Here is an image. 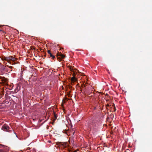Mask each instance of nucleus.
Instances as JSON below:
<instances>
[{
    "label": "nucleus",
    "instance_id": "obj_1",
    "mask_svg": "<svg viewBox=\"0 0 152 152\" xmlns=\"http://www.w3.org/2000/svg\"><path fill=\"white\" fill-rule=\"evenodd\" d=\"M4 59L6 61H7V62L10 63V64H11L12 65H13L14 64H15V63H12L11 64V63L10 62V61H12L13 62H14L17 60V58H15V57L12 56H10L5 57V58Z\"/></svg>",
    "mask_w": 152,
    "mask_h": 152
},
{
    "label": "nucleus",
    "instance_id": "obj_2",
    "mask_svg": "<svg viewBox=\"0 0 152 152\" xmlns=\"http://www.w3.org/2000/svg\"><path fill=\"white\" fill-rule=\"evenodd\" d=\"M0 79L4 83H7L8 82V80L4 77H1L0 76Z\"/></svg>",
    "mask_w": 152,
    "mask_h": 152
},
{
    "label": "nucleus",
    "instance_id": "obj_3",
    "mask_svg": "<svg viewBox=\"0 0 152 152\" xmlns=\"http://www.w3.org/2000/svg\"><path fill=\"white\" fill-rule=\"evenodd\" d=\"M10 127L7 125H4L2 127V129L4 131L8 132Z\"/></svg>",
    "mask_w": 152,
    "mask_h": 152
},
{
    "label": "nucleus",
    "instance_id": "obj_4",
    "mask_svg": "<svg viewBox=\"0 0 152 152\" xmlns=\"http://www.w3.org/2000/svg\"><path fill=\"white\" fill-rule=\"evenodd\" d=\"M48 53V54L50 56V57H52V58L53 59H54V58H55V56L53 55L52 53H51L50 51V50H48L47 51Z\"/></svg>",
    "mask_w": 152,
    "mask_h": 152
},
{
    "label": "nucleus",
    "instance_id": "obj_5",
    "mask_svg": "<svg viewBox=\"0 0 152 152\" xmlns=\"http://www.w3.org/2000/svg\"><path fill=\"white\" fill-rule=\"evenodd\" d=\"M61 57H58L57 60L58 61H61L62 59H63L65 57V56L64 55L61 54Z\"/></svg>",
    "mask_w": 152,
    "mask_h": 152
},
{
    "label": "nucleus",
    "instance_id": "obj_6",
    "mask_svg": "<svg viewBox=\"0 0 152 152\" xmlns=\"http://www.w3.org/2000/svg\"><path fill=\"white\" fill-rule=\"evenodd\" d=\"M71 80L72 83H74L77 81V79L74 77H72L71 78Z\"/></svg>",
    "mask_w": 152,
    "mask_h": 152
},
{
    "label": "nucleus",
    "instance_id": "obj_7",
    "mask_svg": "<svg viewBox=\"0 0 152 152\" xmlns=\"http://www.w3.org/2000/svg\"><path fill=\"white\" fill-rule=\"evenodd\" d=\"M77 70L76 69H75V70L73 71V72H73L72 75H73V77H75L76 75V74L77 73V72H76V71Z\"/></svg>",
    "mask_w": 152,
    "mask_h": 152
},
{
    "label": "nucleus",
    "instance_id": "obj_8",
    "mask_svg": "<svg viewBox=\"0 0 152 152\" xmlns=\"http://www.w3.org/2000/svg\"><path fill=\"white\" fill-rule=\"evenodd\" d=\"M54 118L53 120V122H54V121L57 118V116L56 114L54 112Z\"/></svg>",
    "mask_w": 152,
    "mask_h": 152
},
{
    "label": "nucleus",
    "instance_id": "obj_9",
    "mask_svg": "<svg viewBox=\"0 0 152 152\" xmlns=\"http://www.w3.org/2000/svg\"><path fill=\"white\" fill-rule=\"evenodd\" d=\"M68 67L70 70L72 72H73V71L75 70L71 66H69Z\"/></svg>",
    "mask_w": 152,
    "mask_h": 152
},
{
    "label": "nucleus",
    "instance_id": "obj_10",
    "mask_svg": "<svg viewBox=\"0 0 152 152\" xmlns=\"http://www.w3.org/2000/svg\"><path fill=\"white\" fill-rule=\"evenodd\" d=\"M61 52L59 53V52H58L57 53V55H56V56L58 58V56H61Z\"/></svg>",
    "mask_w": 152,
    "mask_h": 152
},
{
    "label": "nucleus",
    "instance_id": "obj_11",
    "mask_svg": "<svg viewBox=\"0 0 152 152\" xmlns=\"http://www.w3.org/2000/svg\"><path fill=\"white\" fill-rule=\"evenodd\" d=\"M62 145L64 147V146H65L66 145V143H62Z\"/></svg>",
    "mask_w": 152,
    "mask_h": 152
},
{
    "label": "nucleus",
    "instance_id": "obj_12",
    "mask_svg": "<svg viewBox=\"0 0 152 152\" xmlns=\"http://www.w3.org/2000/svg\"><path fill=\"white\" fill-rule=\"evenodd\" d=\"M6 66H3L2 67V69H3V70H4L5 69H6Z\"/></svg>",
    "mask_w": 152,
    "mask_h": 152
},
{
    "label": "nucleus",
    "instance_id": "obj_13",
    "mask_svg": "<svg viewBox=\"0 0 152 152\" xmlns=\"http://www.w3.org/2000/svg\"><path fill=\"white\" fill-rule=\"evenodd\" d=\"M6 66H7L9 68H10V69H12V66H8L7 65H6Z\"/></svg>",
    "mask_w": 152,
    "mask_h": 152
},
{
    "label": "nucleus",
    "instance_id": "obj_14",
    "mask_svg": "<svg viewBox=\"0 0 152 152\" xmlns=\"http://www.w3.org/2000/svg\"><path fill=\"white\" fill-rule=\"evenodd\" d=\"M0 31H3V32H4V31H3L2 30L0 29Z\"/></svg>",
    "mask_w": 152,
    "mask_h": 152
},
{
    "label": "nucleus",
    "instance_id": "obj_15",
    "mask_svg": "<svg viewBox=\"0 0 152 152\" xmlns=\"http://www.w3.org/2000/svg\"><path fill=\"white\" fill-rule=\"evenodd\" d=\"M63 49V48H60V50H61L62 49Z\"/></svg>",
    "mask_w": 152,
    "mask_h": 152
},
{
    "label": "nucleus",
    "instance_id": "obj_16",
    "mask_svg": "<svg viewBox=\"0 0 152 152\" xmlns=\"http://www.w3.org/2000/svg\"><path fill=\"white\" fill-rule=\"evenodd\" d=\"M7 72H10V71L8 72V71H7Z\"/></svg>",
    "mask_w": 152,
    "mask_h": 152
},
{
    "label": "nucleus",
    "instance_id": "obj_17",
    "mask_svg": "<svg viewBox=\"0 0 152 152\" xmlns=\"http://www.w3.org/2000/svg\"><path fill=\"white\" fill-rule=\"evenodd\" d=\"M79 85V84H77V86H78Z\"/></svg>",
    "mask_w": 152,
    "mask_h": 152
},
{
    "label": "nucleus",
    "instance_id": "obj_18",
    "mask_svg": "<svg viewBox=\"0 0 152 152\" xmlns=\"http://www.w3.org/2000/svg\"><path fill=\"white\" fill-rule=\"evenodd\" d=\"M4 94L3 93V94H2V95H3Z\"/></svg>",
    "mask_w": 152,
    "mask_h": 152
}]
</instances>
